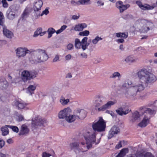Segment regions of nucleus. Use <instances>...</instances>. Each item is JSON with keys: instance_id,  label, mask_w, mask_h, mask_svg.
<instances>
[{"instance_id": "48", "label": "nucleus", "mask_w": 157, "mask_h": 157, "mask_svg": "<svg viewBox=\"0 0 157 157\" xmlns=\"http://www.w3.org/2000/svg\"><path fill=\"white\" fill-rule=\"evenodd\" d=\"M1 3L2 4V7L5 8H7L9 6V5L6 0H2Z\"/></svg>"}, {"instance_id": "25", "label": "nucleus", "mask_w": 157, "mask_h": 157, "mask_svg": "<svg viewBox=\"0 0 157 157\" xmlns=\"http://www.w3.org/2000/svg\"><path fill=\"white\" fill-rule=\"evenodd\" d=\"M136 60L135 56L131 55L127 56L124 59V61L127 63H133L135 62Z\"/></svg>"}, {"instance_id": "21", "label": "nucleus", "mask_w": 157, "mask_h": 157, "mask_svg": "<svg viewBox=\"0 0 157 157\" xmlns=\"http://www.w3.org/2000/svg\"><path fill=\"white\" fill-rule=\"evenodd\" d=\"M131 111V110H129L128 109H127L124 110L123 108L121 107L118 108L116 110V111L117 114L120 116H122L123 115H126L129 113Z\"/></svg>"}, {"instance_id": "52", "label": "nucleus", "mask_w": 157, "mask_h": 157, "mask_svg": "<svg viewBox=\"0 0 157 157\" xmlns=\"http://www.w3.org/2000/svg\"><path fill=\"white\" fill-rule=\"evenodd\" d=\"M71 5L73 6H79L78 2H76L74 0H71L70 2Z\"/></svg>"}, {"instance_id": "16", "label": "nucleus", "mask_w": 157, "mask_h": 157, "mask_svg": "<svg viewBox=\"0 0 157 157\" xmlns=\"http://www.w3.org/2000/svg\"><path fill=\"white\" fill-rule=\"evenodd\" d=\"M29 131L28 126L25 124H23L21 126L18 135L19 136L26 135L29 134Z\"/></svg>"}, {"instance_id": "40", "label": "nucleus", "mask_w": 157, "mask_h": 157, "mask_svg": "<svg viewBox=\"0 0 157 157\" xmlns=\"http://www.w3.org/2000/svg\"><path fill=\"white\" fill-rule=\"evenodd\" d=\"M139 156L140 157H154L151 152H147L144 154L141 153L139 155Z\"/></svg>"}, {"instance_id": "9", "label": "nucleus", "mask_w": 157, "mask_h": 157, "mask_svg": "<svg viewBox=\"0 0 157 157\" xmlns=\"http://www.w3.org/2000/svg\"><path fill=\"white\" fill-rule=\"evenodd\" d=\"M106 101V98L103 96H99L97 97L94 102L95 109L98 112L101 111L99 110L98 109L101 108L102 104Z\"/></svg>"}, {"instance_id": "62", "label": "nucleus", "mask_w": 157, "mask_h": 157, "mask_svg": "<svg viewBox=\"0 0 157 157\" xmlns=\"http://www.w3.org/2000/svg\"><path fill=\"white\" fill-rule=\"evenodd\" d=\"M81 56L84 59H86L87 58V55L85 52H83L81 54Z\"/></svg>"}, {"instance_id": "17", "label": "nucleus", "mask_w": 157, "mask_h": 157, "mask_svg": "<svg viewBox=\"0 0 157 157\" xmlns=\"http://www.w3.org/2000/svg\"><path fill=\"white\" fill-rule=\"evenodd\" d=\"M9 86V83L6 78H0V89L2 90L6 89Z\"/></svg>"}, {"instance_id": "44", "label": "nucleus", "mask_w": 157, "mask_h": 157, "mask_svg": "<svg viewBox=\"0 0 157 157\" xmlns=\"http://www.w3.org/2000/svg\"><path fill=\"white\" fill-rule=\"evenodd\" d=\"M67 26L66 25H63L56 32V33L57 34H59L60 33H62V32H63L65 29H66L67 28Z\"/></svg>"}, {"instance_id": "10", "label": "nucleus", "mask_w": 157, "mask_h": 157, "mask_svg": "<svg viewBox=\"0 0 157 157\" xmlns=\"http://www.w3.org/2000/svg\"><path fill=\"white\" fill-rule=\"evenodd\" d=\"M74 113L76 114L77 119L82 120L86 116V113L83 109H78L75 110Z\"/></svg>"}, {"instance_id": "57", "label": "nucleus", "mask_w": 157, "mask_h": 157, "mask_svg": "<svg viewBox=\"0 0 157 157\" xmlns=\"http://www.w3.org/2000/svg\"><path fill=\"white\" fill-rule=\"evenodd\" d=\"M80 17V15H73L72 16V19L74 20H76L78 19Z\"/></svg>"}, {"instance_id": "2", "label": "nucleus", "mask_w": 157, "mask_h": 157, "mask_svg": "<svg viewBox=\"0 0 157 157\" xmlns=\"http://www.w3.org/2000/svg\"><path fill=\"white\" fill-rule=\"evenodd\" d=\"M25 49L26 55L33 53V55H32V57L29 59L30 62L32 64H36L46 61L48 59V56L44 50L41 49L28 50L25 47Z\"/></svg>"}, {"instance_id": "19", "label": "nucleus", "mask_w": 157, "mask_h": 157, "mask_svg": "<svg viewBox=\"0 0 157 157\" xmlns=\"http://www.w3.org/2000/svg\"><path fill=\"white\" fill-rule=\"evenodd\" d=\"M15 52L17 56L18 57H23L26 55L25 48H18L16 50Z\"/></svg>"}, {"instance_id": "30", "label": "nucleus", "mask_w": 157, "mask_h": 157, "mask_svg": "<svg viewBox=\"0 0 157 157\" xmlns=\"http://www.w3.org/2000/svg\"><path fill=\"white\" fill-rule=\"evenodd\" d=\"M42 29L41 28L37 29L36 31L34 32L33 36L36 37L39 35L41 36L44 35L45 33L46 32H42Z\"/></svg>"}, {"instance_id": "28", "label": "nucleus", "mask_w": 157, "mask_h": 157, "mask_svg": "<svg viewBox=\"0 0 157 157\" xmlns=\"http://www.w3.org/2000/svg\"><path fill=\"white\" fill-rule=\"evenodd\" d=\"M87 26L85 23L79 24L75 26L74 30L76 31H82L84 29L86 28Z\"/></svg>"}, {"instance_id": "47", "label": "nucleus", "mask_w": 157, "mask_h": 157, "mask_svg": "<svg viewBox=\"0 0 157 157\" xmlns=\"http://www.w3.org/2000/svg\"><path fill=\"white\" fill-rule=\"evenodd\" d=\"M149 24V22H147L146 23L147 26H144L143 27V29L142 30L143 32L147 33L150 30L149 27L147 26Z\"/></svg>"}, {"instance_id": "11", "label": "nucleus", "mask_w": 157, "mask_h": 157, "mask_svg": "<svg viewBox=\"0 0 157 157\" xmlns=\"http://www.w3.org/2000/svg\"><path fill=\"white\" fill-rule=\"evenodd\" d=\"M71 109L69 108L64 109L61 111L58 114V117L60 119H64L65 120L67 117L71 112Z\"/></svg>"}, {"instance_id": "58", "label": "nucleus", "mask_w": 157, "mask_h": 157, "mask_svg": "<svg viewBox=\"0 0 157 157\" xmlns=\"http://www.w3.org/2000/svg\"><path fill=\"white\" fill-rule=\"evenodd\" d=\"M106 112L108 114H110L113 117H114L115 114L113 111H111L107 110Z\"/></svg>"}, {"instance_id": "27", "label": "nucleus", "mask_w": 157, "mask_h": 157, "mask_svg": "<svg viewBox=\"0 0 157 157\" xmlns=\"http://www.w3.org/2000/svg\"><path fill=\"white\" fill-rule=\"evenodd\" d=\"M15 105L18 109H23L25 108L26 105V104L25 103L19 100L16 101L15 102Z\"/></svg>"}, {"instance_id": "7", "label": "nucleus", "mask_w": 157, "mask_h": 157, "mask_svg": "<svg viewBox=\"0 0 157 157\" xmlns=\"http://www.w3.org/2000/svg\"><path fill=\"white\" fill-rule=\"evenodd\" d=\"M106 127V123L102 117H100L98 121L95 123H93L92 125L93 130L94 131L98 132L105 131Z\"/></svg>"}, {"instance_id": "61", "label": "nucleus", "mask_w": 157, "mask_h": 157, "mask_svg": "<svg viewBox=\"0 0 157 157\" xmlns=\"http://www.w3.org/2000/svg\"><path fill=\"white\" fill-rule=\"evenodd\" d=\"M71 56L70 54H68L65 57V59L67 60H69L71 59Z\"/></svg>"}, {"instance_id": "5", "label": "nucleus", "mask_w": 157, "mask_h": 157, "mask_svg": "<svg viewBox=\"0 0 157 157\" xmlns=\"http://www.w3.org/2000/svg\"><path fill=\"white\" fill-rule=\"evenodd\" d=\"M31 124L32 129L33 131L45 127L47 124V121L39 116L33 118Z\"/></svg>"}, {"instance_id": "4", "label": "nucleus", "mask_w": 157, "mask_h": 157, "mask_svg": "<svg viewBox=\"0 0 157 157\" xmlns=\"http://www.w3.org/2000/svg\"><path fill=\"white\" fill-rule=\"evenodd\" d=\"M137 74L140 80L143 81L147 84L153 83L157 79L154 74L148 72L145 69L140 71Z\"/></svg>"}, {"instance_id": "23", "label": "nucleus", "mask_w": 157, "mask_h": 157, "mask_svg": "<svg viewBox=\"0 0 157 157\" xmlns=\"http://www.w3.org/2000/svg\"><path fill=\"white\" fill-rule=\"evenodd\" d=\"M140 118V115L139 112L136 111L133 113L131 117H130L129 120L132 122H134Z\"/></svg>"}, {"instance_id": "45", "label": "nucleus", "mask_w": 157, "mask_h": 157, "mask_svg": "<svg viewBox=\"0 0 157 157\" xmlns=\"http://www.w3.org/2000/svg\"><path fill=\"white\" fill-rule=\"evenodd\" d=\"M9 128L11 129L13 132L16 133L18 132L19 129L17 126L9 125Z\"/></svg>"}, {"instance_id": "39", "label": "nucleus", "mask_w": 157, "mask_h": 157, "mask_svg": "<svg viewBox=\"0 0 157 157\" xmlns=\"http://www.w3.org/2000/svg\"><path fill=\"white\" fill-rule=\"evenodd\" d=\"M154 7V6H150L147 4H145L144 5L143 7L142 10H153Z\"/></svg>"}, {"instance_id": "55", "label": "nucleus", "mask_w": 157, "mask_h": 157, "mask_svg": "<svg viewBox=\"0 0 157 157\" xmlns=\"http://www.w3.org/2000/svg\"><path fill=\"white\" fill-rule=\"evenodd\" d=\"M49 9V7H47L45 9V10L43 11V13H44V14L45 15H48L49 13V12L48 10Z\"/></svg>"}, {"instance_id": "54", "label": "nucleus", "mask_w": 157, "mask_h": 157, "mask_svg": "<svg viewBox=\"0 0 157 157\" xmlns=\"http://www.w3.org/2000/svg\"><path fill=\"white\" fill-rule=\"evenodd\" d=\"M88 40V37H84L82 40L81 42L82 45H84L86 43Z\"/></svg>"}, {"instance_id": "59", "label": "nucleus", "mask_w": 157, "mask_h": 157, "mask_svg": "<svg viewBox=\"0 0 157 157\" xmlns=\"http://www.w3.org/2000/svg\"><path fill=\"white\" fill-rule=\"evenodd\" d=\"M116 41L118 43H122L124 41V40L123 39H118L116 40Z\"/></svg>"}, {"instance_id": "24", "label": "nucleus", "mask_w": 157, "mask_h": 157, "mask_svg": "<svg viewBox=\"0 0 157 157\" xmlns=\"http://www.w3.org/2000/svg\"><path fill=\"white\" fill-rule=\"evenodd\" d=\"M3 32L4 35L9 38H11L13 36V33L7 29L5 26L3 27Z\"/></svg>"}, {"instance_id": "42", "label": "nucleus", "mask_w": 157, "mask_h": 157, "mask_svg": "<svg viewBox=\"0 0 157 157\" xmlns=\"http://www.w3.org/2000/svg\"><path fill=\"white\" fill-rule=\"evenodd\" d=\"M102 38L98 36H96L94 39H93L92 40V43L94 44H97L98 42L102 40Z\"/></svg>"}, {"instance_id": "13", "label": "nucleus", "mask_w": 157, "mask_h": 157, "mask_svg": "<svg viewBox=\"0 0 157 157\" xmlns=\"http://www.w3.org/2000/svg\"><path fill=\"white\" fill-rule=\"evenodd\" d=\"M120 131L119 128L117 126H113L109 132L108 138L110 139L113 137L115 134H117Z\"/></svg>"}, {"instance_id": "3", "label": "nucleus", "mask_w": 157, "mask_h": 157, "mask_svg": "<svg viewBox=\"0 0 157 157\" xmlns=\"http://www.w3.org/2000/svg\"><path fill=\"white\" fill-rule=\"evenodd\" d=\"M145 86L142 82H140L137 83L133 88L129 91L125 93V97L132 100L137 99H143L144 98L143 95H139V93L144 90Z\"/></svg>"}, {"instance_id": "31", "label": "nucleus", "mask_w": 157, "mask_h": 157, "mask_svg": "<svg viewBox=\"0 0 157 157\" xmlns=\"http://www.w3.org/2000/svg\"><path fill=\"white\" fill-rule=\"evenodd\" d=\"M141 108H140V109ZM141 109L142 110V112L144 111V112L143 113L144 114L145 113H148L150 115L154 114L155 113V111L150 108H146L145 107H141Z\"/></svg>"}, {"instance_id": "41", "label": "nucleus", "mask_w": 157, "mask_h": 157, "mask_svg": "<svg viewBox=\"0 0 157 157\" xmlns=\"http://www.w3.org/2000/svg\"><path fill=\"white\" fill-rule=\"evenodd\" d=\"M28 13L27 11L26 10H25L21 15L20 19H21L22 21H24L28 17Z\"/></svg>"}, {"instance_id": "18", "label": "nucleus", "mask_w": 157, "mask_h": 157, "mask_svg": "<svg viewBox=\"0 0 157 157\" xmlns=\"http://www.w3.org/2000/svg\"><path fill=\"white\" fill-rule=\"evenodd\" d=\"M140 82V81L136 82L135 84H132V82L131 81L128 80H127L122 85V86L123 87L125 88H129L132 87L128 91L126 92H125L126 93L129 91L131 90L133 88V86H135L137 83L139 82Z\"/></svg>"}, {"instance_id": "53", "label": "nucleus", "mask_w": 157, "mask_h": 157, "mask_svg": "<svg viewBox=\"0 0 157 157\" xmlns=\"http://www.w3.org/2000/svg\"><path fill=\"white\" fill-rule=\"evenodd\" d=\"M89 43H87L86 42L85 44L82 45V49L83 51H84L87 48V47L89 46Z\"/></svg>"}, {"instance_id": "63", "label": "nucleus", "mask_w": 157, "mask_h": 157, "mask_svg": "<svg viewBox=\"0 0 157 157\" xmlns=\"http://www.w3.org/2000/svg\"><path fill=\"white\" fill-rule=\"evenodd\" d=\"M5 144L4 141L3 140H0V148H2L4 146Z\"/></svg>"}, {"instance_id": "50", "label": "nucleus", "mask_w": 157, "mask_h": 157, "mask_svg": "<svg viewBox=\"0 0 157 157\" xmlns=\"http://www.w3.org/2000/svg\"><path fill=\"white\" fill-rule=\"evenodd\" d=\"M79 6L80 5H85L87 3L86 0H79L78 1Z\"/></svg>"}, {"instance_id": "34", "label": "nucleus", "mask_w": 157, "mask_h": 157, "mask_svg": "<svg viewBox=\"0 0 157 157\" xmlns=\"http://www.w3.org/2000/svg\"><path fill=\"white\" fill-rule=\"evenodd\" d=\"M116 36L117 37H121L124 39L126 38L128 36V33H118L115 34Z\"/></svg>"}, {"instance_id": "51", "label": "nucleus", "mask_w": 157, "mask_h": 157, "mask_svg": "<svg viewBox=\"0 0 157 157\" xmlns=\"http://www.w3.org/2000/svg\"><path fill=\"white\" fill-rule=\"evenodd\" d=\"M136 3L138 6L142 10L143 7L144 5L142 4V2L140 1H137L136 2Z\"/></svg>"}, {"instance_id": "38", "label": "nucleus", "mask_w": 157, "mask_h": 157, "mask_svg": "<svg viewBox=\"0 0 157 157\" xmlns=\"http://www.w3.org/2000/svg\"><path fill=\"white\" fill-rule=\"evenodd\" d=\"M70 101L69 99H65L64 97H62L59 100L60 102L63 105H66Z\"/></svg>"}, {"instance_id": "56", "label": "nucleus", "mask_w": 157, "mask_h": 157, "mask_svg": "<svg viewBox=\"0 0 157 157\" xmlns=\"http://www.w3.org/2000/svg\"><path fill=\"white\" fill-rule=\"evenodd\" d=\"M73 48V45L71 44H68L67 46V48L69 50H71Z\"/></svg>"}, {"instance_id": "36", "label": "nucleus", "mask_w": 157, "mask_h": 157, "mask_svg": "<svg viewBox=\"0 0 157 157\" xmlns=\"http://www.w3.org/2000/svg\"><path fill=\"white\" fill-rule=\"evenodd\" d=\"M47 32L48 33V38H50L52 36V34L54 33H56V31L54 29L50 27L48 29Z\"/></svg>"}, {"instance_id": "8", "label": "nucleus", "mask_w": 157, "mask_h": 157, "mask_svg": "<svg viewBox=\"0 0 157 157\" xmlns=\"http://www.w3.org/2000/svg\"><path fill=\"white\" fill-rule=\"evenodd\" d=\"M106 101V98L103 96H99L97 97L94 102L95 109L98 112L101 111L99 110L98 109L101 108L102 104Z\"/></svg>"}, {"instance_id": "26", "label": "nucleus", "mask_w": 157, "mask_h": 157, "mask_svg": "<svg viewBox=\"0 0 157 157\" xmlns=\"http://www.w3.org/2000/svg\"><path fill=\"white\" fill-rule=\"evenodd\" d=\"M9 125L3 126L1 128V131L2 132V134L3 136H6L9 134V131L8 129Z\"/></svg>"}, {"instance_id": "22", "label": "nucleus", "mask_w": 157, "mask_h": 157, "mask_svg": "<svg viewBox=\"0 0 157 157\" xmlns=\"http://www.w3.org/2000/svg\"><path fill=\"white\" fill-rule=\"evenodd\" d=\"M6 16L9 20H13L15 18L16 15L15 12H13V9H11L10 11L9 10L7 11Z\"/></svg>"}, {"instance_id": "32", "label": "nucleus", "mask_w": 157, "mask_h": 157, "mask_svg": "<svg viewBox=\"0 0 157 157\" xmlns=\"http://www.w3.org/2000/svg\"><path fill=\"white\" fill-rule=\"evenodd\" d=\"M128 152V148H125L122 149L117 155V157H124L126 153Z\"/></svg>"}, {"instance_id": "20", "label": "nucleus", "mask_w": 157, "mask_h": 157, "mask_svg": "<svg viewBox=\"0 0 157 157\" xmlns=\"http://www.w3.org/2000/svg\"><path fill=\"white\" fill-rule=\"evenodd\" d=\"M149 122V118L148 117L145 115L143 119L138 125L140 127H146Z\"/></svg>"}, {"instance_id": "64", "label": "nucleus", "mask_w": 157, "mask_h": 157, "mask_svg": "<svg viewBox=\"0 0 157 157\" xmlns=\"http://www.w3.org/2000/svg\"><path fill=\"white\" fill-rule=\"evenodd\" d=\"M122 147L121 142L120 141L119 143L116 146V148L118 149Z\"/></svg>"}, {"instance_id": "15", "label": "nucleus", "mask_w": 157, "mask_h": 157, "mask_svg": "<svg viewBox=\"0 0 157 157\" xmlns=\"http://www.w3.org/2000/svg\"><path fill=\"white\" fill-rule=\"evenodd\" d=\"M116 6L117 7L121 13L123 12L130 7V5L128 4L125 5H123L122 2L121 1L117 2L116 3Z\"/></svg>"}, {"instance_id": "46", "label": "nucleus", "mask_w": 157, "mask_h": 157, "mask_svg": "<svg viewBox=\"0 0 157 157\" xmlns=\"http://www.w3.org/2000/svg\"><path fill=\"white\" fill-rule=\"evenodd\" d=\"M90 32L88 30H85L83 31L80 32L79 33V35L80 36H87L89 35Z\"/></svg>"}, {"instance_id": "14", "label": "nucleus", "mask_w": 157, "mask_h": 157, "mask_svg": "<svg viewBox=\"0 0 157 157\" xmlns=\"http://www.w3.org/2000/svg\"><path fill=\"white\" fill-rule=\"evenodd\" d=\"M116 103L117 101L116 100L113 101H109L105 104L101 106V108H99V110L104 111L106 109H109L112 105H114Z\"/></svg>"}, {"instance_id": "60", "label": "nucleus", "mask_w": 157, "mask_h": 157, "mask_svg": "<svg viewBox=\"0 0 157 157\" xmlns=\"http://www.w3.org/2000/svg\"><path fill=\"white\" fill-rule=\"evenodd\" d=\"M51 155L49 154L44 152L43 153L42 157H49Z\"/></svg>"}, {"instance_id": "6", "label": "nucleus", "mask_w": 157, "mask_h": 157, "mask_svg": "<svg viewBox=\"0 0 157 157\" xmlns=\"http://www.w3.org/2000/svg\"><path fill=\"white\" fill-rule=\"evenodd\" d=\"M38 75V72L34 70L28 71L24 70L21 74V77L22 81L26 82L27 81L33 79L36 77Z\"/></svg>"}, {"instance_id": "29", "label": "nucleus", "mask_w": 157, "mask_h": 157, "mask_svg": "<svg viewBox=\"0 0 157 157\" xmlns=\"http://www.w3.org/2000/svg\"><path fill=\"white\" fill-rule=\"evenodd\" d=\"M70 114L66 118V120L67 122L71 123L75 121L76 119H77L75 114H74L73 115Z\"/></svg>"}, {"instance_id": "1", "label": "nucleus", "mask_w": 157, "mask_h": 157, "mask_svg": "<svg viewBox=\"0 0 157 157\" xmlns=\"http://www.w3.org/2000/svg\"><path fill=\"white\" fill-rule=\"evenodd\" d=\"M83 135L86 143H81V148H79V143L78 142H72L69 144L71 149L73 150L76 153L85 152L91 148L93 145L98 144L100 143L101 138L96 140L95 132L91 133L87 131L83 134Z\"/></svg>"}, {"instance_id": "35", "label": "nucleus", "mask_w": 157, "mask_h": 157, "mask_svg": "<svg viewBox=\"0 0 157 157\" xmlns=\"http://www.w3.org/2000/svg\"><path fill=\"white\" fill-rule=\"evenodd\" d=\"M82 43L79 39L76 38L75 40V48L77 49H79L82 48Z\"/></svg>"}, {"instance_id": "12", "label": "nucleus", "mask_w": 157, "mask_h": 157, "mask_svg": "<svg viewBox=\"0 0 157 157\" xmlns=\"http://www.w3.org/2000/svg\"><path fill=\"white\" fill-rule=\"evenodd\" d=\"M43 4V2L42 1L38 0L35 2L33 7L34 12L38 14L37 16H40V10H41V7Z\"/></svg>"}, {"instance_id": "37", "label": "nucleus", "mask_w": 157, "mask_h": 157, "mask_svg": "<svg viewBox=\"0 0 157 157\" xmlns=\"http://www.w3.org/2000/svg\"><path fill=\"white\" fill-rule=\"evenodd\" d=\"M121 77V75L118 72H115L113 73L112 75L110 76L111 78H116L117 77L120 79Z\"/></svg>"}, {"instance_id": "43", "label": "nucleus", "mask_w": 157, "mask_h": 157, "mask_svg": "<svg viewBox=\"0 0 157 157\" xmlns=\"http://www.w3.org/2000/svg\"><path fill=\"white\" fill-rule=\"evenodd\" d=\"M15 115L17 116V121H21L24 120V118L23 116L19 114L17 112L15 113Z\"/></svg>"}, {"instance_id": "49", "label": "nucleus", "mask_w": 157, "mask_h": 157, "mask_svg": "<svg viewBox=\"0 0 157 157\" xmlns=\"http://www.w3.org/2000/svg\"><path fill=\"white\" fill-rule=\"evenodd\" d=\"M60 56V55L59 54L56 55L54 58L52 60V62L54 63L59 61L60 60L59 59Z\"/></svg>"}, {"instance_id": "33", "label": "nucleus", "mask_w": 157, "mask_h": 157, "mask_svg": "<svg viewBox=\"0 0 157 157\" xmlns=\"http://www.w3.org/2000/svg\"><path fill=\"white\" fill-rule=\"evenodd\" d=\"M36 88V86L35 84L30 85L27 89L28 92H29L30 95H32L34 93V91Z\"/></svg>"}]
</instances>
